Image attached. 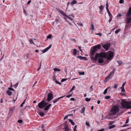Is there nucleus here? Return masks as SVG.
Masks as SVG:
<instances>
[{"mask_svg":"<svg viewBox=\"0 0 131 131\" xmlns=\"http://www.w3.org/2000/svg\"><path fill=\"white\" fill-rule=\"evenodd\" d=\"M119 108L117 106H114L112 107L111 110V113H110V115H112L116 114L118 112Z\"/></svg>","mask_w":131,"mask_h":131,"instance_id":"nucleus-1","label":"nucleus"},{"mask_svg":"<svg viewBox=\"0 0 131 131\" xmlns=\"http://www.w3.org/2000/svg\"><path fill=\"white\" fill-rule=\"evenodd\" d=\"M107 54L105 52H101L100 54L96 53L95 54V57H96V61H97V58L99 57L104 58L106 57Z\"/></svg>","mask_w":131,"mask_h":131,"instance_id":"nucleus-2","label":"nucleus"},{"mask_svg":"<svg viewBox=\"0 0 131 131\" xmlns=\"http://www.w3.org/2000/svg\"><path fill=\"white\" fill-rule=\"evenodd\" d=\"M48 104V103L45 102L44 100H42L39 103L38 106L39 108L41 109L45 107Z\"/></svg>","mask_w":131,"mask_h":131,"instance_id":"nucleus-3","label":"nucleus"},{"mask_svg":"<svg viewBox=\"0 0 131 131\" xmlns=\"http://www.w3.org/2000/svg\"><path fill=\"white\" fill-rule=\"evenodd\" d=\"M128 101H126L123 100L122 101L121 105L124 108L128 109L129 105Z\"/></svg>","mask_w":131,"mask_h":131,"instance_id":"nucleus-4","label":"nucleus"},{"mask_svg":"<svg viewBox=\"0 0 131 131\" xmlns=\"http://www.w3.org/2000/svg\"><path fill=\"white\" fill-rule=\"evenodd\" d=\"M114 70L115 69H114L113 70V71L111 72L106 77L104 81L105 82V83H106L108 80L112 78L113 76H111V75L112 74H114Z\"/></svg>","mask_w":131,"mask_h":131,"instance_id":"nucleus-5","label":"nucleus"},{"mask_svg":"<svg viewBox=\"0 0 131 131\" xmlns=\"http://www.w3.org/2000/svg\"><path fill=\"white\" fill-rule=\"evenodd\" d=\"M96 51L93 48L92 50V51L91 52V58L95 62L96 61V57L94 56V53H95Z\"/></svg>","mask_w":131,"mask_h":131,"instance_id":"nucleus-6","label":"nucleus"},{"mask_svg":"<svg viewBox=\"0 0 131 131\" xmlns=\"http://www.w3.org/2000/svg\"><path fill=\"white\" fill-rule=\"evenodd\" d=\"M111 46V44L109 43H108L106 44L103 45L102 46V47L104 49L106 50H108L109 48H110Z\"/></svg>","mask_w":131,"mask_h":131,"instance_id":"nucleus-7","label":"nucleus"},{"mask_svg":"<svg viewBox=\"0 0 131 131\" xmlns=\"http://www.w3.org/2000/svg\"><path fill=\"white\" fill-rule=\"evenodd\" d=\"M53 95L52 93H50L48 95L47 101L49 102L51 101L53 98Z\"/></svg>","mask_w":131,"mask_h":131,"instance_id":"nucleus-8","label":"nucleus"},{"mask_svg":"<svg viewBox=\"0 0 131 131\" xmlns=\"http://www.w3.org/2000/svg\"><path fill=\"white\" fill-rule=\"evenodd\" d=\"M93 48L96 51L101 48V46L100 44H99L93 46Z\"/></svg>","mask_w":131,"mask_h":131,"instance_id":"nucleus-9","label":"nucleus"},{"mask_svg":"<svg viewBox=\"0 0 131 131\" xmlns=\"http://www.w3.org/2000/svg\"><path fill=\"white\" fill-rule=\"evenodd\" d=\"M77 3V2L75 0H73L72 2H68L67 5V9L68 7L69 6V4H70L72 5H73L76 4Z\"/></svg>","mask_w":131,"mask_h":131,"instance_id":"nucleus-10","label":"nucleus"},{"mask_svg":"<svg viewBox=\"0 0 131 131\" xmlns=\"http://www.w3.org/2000/svg\"><path fill=\"white\" fill-rule=\"evenodd\" d=\"M52 45H50V46L43 50H42L43 53H44L48 51L51 47Z\"/></svg>","mask_w":131,"mask_h":131,"instance_id":"nucleus-11","label":"nucleus"},{"mask_svg":"<svg viewBox=\"0 0 131 131\" xmlns=\"http://www.w3.org/2000/svg\"><path fill=\"white\" fill-rule=\"evenodd\" d=\"M113 53L112 52H110L108 56L107 57V59L108 60H109L113 58Z\"/></svg>","mask_w":131,"mask_h":131,"instance_id":"nucleus-12","label":"nucleus"},{"mask_svg":"<svg viewBox=\"0 0 131 131\" xmlns=\"http://www.w3.org/2000/svg\"><path fill=\"white\" fill-rule=\"evenodd\" d=\"M64 123L65 124V126L64 127V129H65V131H70V129L69 128L67 125L66 124V122H65Z\"/></svg>","mask_w":131,"mask_h":131,"instance_id":"nucleus-13","label":"nucleus"},{"mask_svg":"<svg viewBox=\"0 0 131 131\" xmlns=\"http://www.w3.org/2000/svg\"><path fill=\"white\" fill-rule=\"evenodd\" d=\"M51 105V104H49L48 105H47L44 108V110L45 111L48 110L49 108Z\"/></svg>","mask_w":131,"mask_h":131,"instance_id":"nucleus-14","label":"nucleus"},{"mask_svg":"<svg viewBox=\"0 0 131 131\" xmlns=\"http://www.w3.org/2000/svg\"><path fill=\"white\" fill-rule=\"evenodd\" d=\"M131 21V17H127V19L126 20V23L127 24H129Z\"/></svg>","mask_w":131,"mask_h":131,"instance_id":"nucleus-15","label":"nucleus"},{"mask_svg":"<svg viewBox=\"0 0 131 131\" xmlns=\"http://www.w3.org/2000/svg\"><path fill=\"white\" fill-rule=\"evenodd\" d=\"M77 57L78 58H79L81 60H86L87 59L86 57H82L81 56H78V57Z\"/></svg>","mask_w":131,"mask_h":131,"instance_id":"nucleus-16","label":"nucleus"},{"mask_svg":"<svg viewBox=\"0 0 131 131\" xmlns=\"http://www.w3.org/2000/svg\"><path fill=\"white\" fill-rule=\"evenodd\" d=\"M131 15V7H130L129 9L127 12V15L129 16Z\"/></svg>","mask_w":131,"mask_h":131,"instance_id":"nucleus-17","label":"nucleus"},{"mask_svg":"<svg viewBox=\"0 0 131 131\" xmlns=\"http://www.w3.org/2000/svg\"><path fill=\"white\" fill-rule=\"evenodd\" d=\"M104 60L102 58H100L98 59V62L100 63H103L104 62Z\"/></svg>","mask_w":131,"mask_h":131,"instance_id":"nucleus-18","label":"nucleus"},{"mask_svg":"<svg viewBox=\"0 0 131 131\" xmlns=\"http://www.w3.org/2000/svg\"><path fill=\"white\" fill-rule=\"evenodd\" d=\"M59 12L61 13V14L63 15V16L67 17V15L66 13H65L62 10H59Z\"/></svg>","mask_w":131,"mask_h":131,"instance_id":"nucleus-19","label":"nucleus"},{"mask_svg":"<svg viewBox=\"0 0 131 131\" xmlns=\"http://www.w3.org/2000/svg\"><path fill=\"white\" fill-rule=\"evenodd\" d=\"M39 114L40 116L41 117H43L45 114L44 113L41 111L39 112Z\"/></svg>","mask_w":131,"mask_h":131,"instance_id":"nucleus-20","label":"nucleus"},{"mask_svg":"<svg viewBox=\"0 0 131 131\" xmlns=\"http://www.w3.org/2000/svg\"><path fill=\"white\" fill-rule=\"evenodd\" d=\"M69 122H70L71 124L73 125H74L75 124V123H74L73 122V120L69 119Z\"/></svg>","mask_w":131,"mask_h":131,"instance_id":"nucleus-21","label":"nucleus"},{"mask_svg":"<svg viewBox=\"0 0 131 131\" xmlns=\"http://www.w3.org/2000/svg\"><path fill=\"white\" fill-rule=\"evenodd\" d=\"M6 93L9 96L11 95L12 94V92L9 90H8L7 91Z\"/></svg>","mask_w":131,"mask_h":131,"instance_id":"nucleus-22","label":"nucleus"},{"mask_svg":"<svg viewBox=\"0 0 131 131\" xmlns=\"http://www.w3.org/2000/svg\"><path fill=\"white\" fill-rule=\"evenodd\" d=\"M110 88V87H108L107 88H106V89L105 90H104V91L103 92V93L104 94H106L107 92V89H109Z\"/></svg>","mask_w":131,"mask_h":131,"instance_id":"nucleus-23","label":"nucleus"},{"mask_svg":"<svg viewBox=\"0 0 131 131\" xmlns=\"http://www.w3.org/2000/svg\"><path fill=\"white\" fill-rule=\"evenodd\" d=\"M85 108L84 107H83L82 109V110L81 111V113H83L85 111Z\"/></svg>","mask_w":131,"mask_h":131,"instance_id":"nucleus-24","label":"nucleus"},{"mask_svg":"<svg viewBox=\"0 0 131 131\" xmlns=\"http://www.w3.org/2000/svg\"><path fill=\"white\" fill-rule=\"evenodd\" d=\"M99 8L101 12H102L103 9V6L102 5H101V6L99 7Z\"/></svg>","mask_w":131,"mask_h":131,"instance_id":"nucleus-25","label":"nucleus"},{"mask_svg":"<svg viewBox=\"0 0 131 131\" xmlns=\"http://www.w3.org/2000/svg\"><path fill=\"white\" fill-rule=\"evenodd\" d=\"M75 88V86H73L72 87V88L69 91V93L71 92Z\"/></svg>","mask_w":131,"mask_h":131,"instance_id":"nucleus-26","label":"nucleus"},{"mask_svg":"<svg viewBox=\"0 0 131 131\" xmlns=\"http://www.w3.org/2000/svg\"><path fill=\"white\" fill-rule=\"evenodd\" d=\"M54 71H60V70L59 69H58V68H54Z\"/></svg>","mask_w":131,"mask_h":131,"instance_id":"nucleus-27","label":"nucleus"},{"mask_svg":"<svg viewBox=\"0 0 131 131\" xmlns=\"http://www.w3.org/2000/svg\"><path fill=\"white\" fill-rule=\"evenodd\" d=\"M77 50L76 49H74L73 50V54L74 55H75L76 54Z\"/></svg>","mask_w":131,"mask_h":131,"instance_id":"nucleus-28","label":"nucleus"},{"mask_svg":"<svg viewBox=\"0 0 131 131\" xmlns=\"http://www.w3.org/2000/svg\"><path fill=\"white\" fill-rule=\"evenodd\" d=\"M79 75H84V72H79Z\"/></svg>","mask_w":131,"mask_h":131,"instance_id":"nucleus-29","label":"nucleus"},{"mask_svg":"<svg viewBox=\"0 0 131 131\" xmlns=\"http://www.w3.org/2000/svg\"><path fill=\"white\" fill-rule=\"evenodd\" d=\"M121 89H122L121 91L122 92H124L125 91V90L124 89V87H121Z\"/></svg>","mask_w":131,"mask_h":131,"instance_id":"nucleus-30","label":"nucleus"},{"mask_svg":"<svg viewBox=\"0 0 131 131\" xmlns=\"http://www.w3.org/2000/svg\"><path fill=\"white\" fill-rule=\"evenodd\" d=\"M68 79V78H65V79L64 78V79H62L61 80V82H63L67 80Z\"/></svg>","mask_w":131,"mask_h":131,"instance_id":"nucleus-31","label":"nucleus"},{"mask_svg":"<svg viewBox=\"0 0 131 131\" xmlns=\"http://www.w3.org/2000/svg\"><path fill=\"white\" fill-rule=\"evenodd\" d=\"M108 15L110 17H112V15L111 14L110 12V11L107 12Z\"/></svg>","mask_w":131,"mask_h":131,"instance_id":"nucleus-32","label":"nucleus"},{"mask_svg":"<svg viewBox=\"0 0 131 131\" xmlns=\"http://www.w3.org/2000/svg\"><path fill=\"white\" fill-rule=\"evenodd\" d=\"M55 82H56V83H57V84H59L60 85H61V83L60 82H58V81L57 80V79L55 81H54Z\"/></svg>","mask_w":131,"mask_h":131,"instance_id":"nucleus-33","label":"nucleus"},{"mask_svg":"<svg viewBox=\"0 0 131 131\" xmlns=\"http://www.w3.org/2000/svg\"><path fill=\"white\" fill-rule=\"evenodd\" d=\"M9 113H10L11 112H13V108L12 107H10L9 108Z\"/></svg>","mask_w":131,"mask_h":131,"instance_id":"nucleus-34","label":"nucleus"},{"mask_svg":"<svg viewBox=\"0 0 131 131\" xmlns=\"http://www.w3.org/2000/svg\"><path fill=\"white\" fill-rule=\"evenodd\" d=\"M117 62L118 63V66H120L121 65L122 63V62H121L119 61H117Z\"/></svg>","mask_w":131,"mask_h":131,"instance_id":"nucleus-35","label":"nucleus"},{"mask_svg":"<svg viewBox=\"0 0 131 131\" xmlns=\"http://www.w3.org/2000/svg\"><path fill=\"white\" fill-rule=\"evenodd\" d=\"M120 30V29H119L117 30H116L115 31V33L116 34H117L119 32Z\"/></svg>","mask_w":131,"mask_h":131,"instance_id":"nucleus-36","label":"nucleus"},{"mask_svg":"<svg viewBox=\"0 0 131 131\" xmlns=\"http://www.w3.org/2000/svg\"><path fill=\"white\" fill-rule=\"evenodd\" d=\"M85 101L87 102L89 101L90 100V98H86L85 99Z\"/></svg>","mask_w":131,"mask_h":131,"instance_id":"nucleus-37","label":"nucleus"},{"mask_svg":"<svg viewBox=\"0 0 131 131\" xmlns=\"http://www.w3.org/2000/svg\"><path fill=\"white\" fill-rule=\"evenodd\" d=\"M105 99H109L110 97V96H105Z\"/></svg>","mask_w":131,"mask_h":131,"instance_id":"nucleus-38","label":"nucleus"},{"mask_svg":"<svg viewBox=\"0 0 131 131\" xmlns=\"http://www.w3.org/2000/svg\"><path fill=\"white\" fill-rule=\"evenodd\" d=\"M68 18H69L71 20H73V18L69 17L67 15V16L66 17Z\"/></svg>","mask_w":131,"mask_h":131,"instance_id":"nucleus-39","label":"nucleus"},{"mask_svg":"<svg viewBox=\"0 0 131 131\" xmlns=\"http://www.w3.org/2000/svg\"><path fill=\"white\" fill-rule=\"evenodd\" d=\"M91 27H92V30H94V25H93V24H91Z\"/></svg>","mask_w":131,"mask_h":131,"instance_id":"nucleus-40","label":"nucleus"},{"mask_svg":"<svg viewBox=\"0 0 131 131\" xmlns=\"http://www.w3.org/2000/svg\"><path fill=\"white\" fill-rule=\"evenodd\" d=\"M51 35H49L47 36V39H50L51 38Z\"/></svg>","mask_w":131,"mask_h":131,"instance_id":"nucleus-41","label":"nucleus"},{"mask_svg":"<svg viewBox=\"0 0 131 131\" xmlns=\"http://www.w3.org/2000/svg\"><path fill=\"white\" fill-rule=\"evenodd\" d=\"M23 121L22 120L19 119L18 120V122L19 123H21L23 122Z\"/></svg>","mask_w":131,"mask_h":131,"instance_id":"nucleus-42","label":"nucleus"},{"mask_svg":"<svg viewBox=\"0 0 131 131\" xmlns=\"http://www.w3.org/2000/svg\"><path fill=\"white\" fill-rule=\"evenodd\" d=\"M12 87H10V88H8V89L9 90H10L12 91H14L15 90L14 89H13V88H12Z\"/></svg>","mask_w":131,"mask_h":131,"instance_id":"nucleus-43","label":"nucleus"},{"mask_svg":"<svg viewBox=\"0 0 131 131\" xmlns=\"http://www.w3.org/2000/svg\"><path fill=\"white\" fill-rule=\"evenodd\" d=\"M58 100L57 99H56L53 101V103H54L56 102Z\"/></svg>","mask_w":131,"mask_h":131,"instance_id":"nucleus-44","label":"nucleus"},{"mask_svg":"<svg viewBox=\"0 0 131 131\" xmlns=\"http://www.w3.org/2000/svg\"><path fill=\"white\" fill-rule=\"evenodd\" d=\"M77 125H75L74 127V128L73 129V131H77L76 130V128H77Z\"/></svg>","mask_w":131,"mask_h":131,"instance_id":"nucleus-45","label":"nucleus"},{"mask_svg":"<svg viewBox=\"0 0 131 131\" xmlns=\"http://www.w3.org/2000/svg\"><path fill=\"white\" fill-rule=\"evenodd\" d=\"M18 84V83H17L15 85H14V86L15 88H16Z\"/></svg>","mask_w":131,"mask_h":131,"instance_id":"nucleus-46","label":"nucleus"},{"mask_svg":"<svg viewBox=\"0 0 131 131\" xmlns=\"http://www.w3.org/2000/svg\"><path fill=\"white\" fill-rule=\"evenodd\" d=\"M29 41L30 44H32V43H34L32 40L30 39L29 40Z\"/></svg>","mask_w":131,"mask_h":131,"instance_id":"nucleus-47","label":"nucleus"},{"mask_svg":"<svg viewBox=\"0 0 131 131\" xmlns=\"http://www.w3.org/2000/svg\"><path fill=\"white\" fill-rule=\"evenodd\" d=\"M114 127H115V126L114 125H112V126H110L109 127V128L110 129H111L113 128Z\"/></svg>","mask_w":131,"mask_h":131,"instance_id":"nucleus-48","label":"nucleus"},{"mask_svg":"<svg viewBox=\"0 0 131 131\" xmlns=\"http://www.w3.org/2000/svg\"><path fill=\"white\" fill-rule=\"evenodd\" d=\"M70 115H66V116L65 117H64V120H65L68 117V116H70Z\"/></svg>","mask_w":131,"mask_h":131,"instance_id":"nucleus-49","label":"nucleus"},{"mask_svg":"<svg viewBox=\"0 0 131 131\" xmlns=\"http://www.w3.org/2000/svg\"><path fill=\"white\" fill-rule=\"evenodd\" d=\"M53 80L54 81H55L56 80V77L54 75V76H53Z\"/></svg>","mask_w":131,"mask_h":131,"instance_id":"nucleus-50","label":"nucleus"},{"mask_svg":"<svg viewBox=\"0 0 131 131\" xmlns=\"http://www.w3.org/2000/svg\"><path fill=\"white\" fill-rule=\"evenodd\" d=\"M118 86V84H115L114 86V88L115 89H116L117 88V86Z\"/></svg>","mask_w":131,"mask_h":131,"instance_id":"nucleus-51","label":"nucleus"},{"mask_svg":"<svg viewBox=\"0 0 131 131\" xmlns=\"http://www.w3.org/2000/svg\"><path fill=\"white\" fill-rule=\"evenodd\" d=\"M72 95V94H70L69 95H68L66 96V97L68 98H69Z\"/></svg>","mask_w":131,"mask_h":131,"instance_id":"nucleus-52","label":"nucleus"},{"mask_svg":"<svg viewBox=\"0 0 131 131\" xmlns=\"http://www.w3.org/2000/svg\"><path fill=\"white\" fill-rule=\"evenodd\" d=\"M123 0H120L119 3L120 4L123 3Z\"/></svg>","mask_w":131,"mask_h":131,"instance_id":"nucleus-53","label":"nucleus"},{"mask_svg":"<svg viewBox=\"0 0 131 131\" xmlns=\"http://www.w3.org/2000/svg\"><path fill=\"white\" fill-rule=\"evenodd\" d=\"M126 83V82H125L124 83H123L122 85V87H124V86Z\"/></svg>","mask_w":131,"mask_h":131,"instance_id":"nucleus-54","label":"nucleus"},{"mask_svg":"<svg viewBox=\"0 0 131 131\" xmlns=\"http://www.w3.org/2000/svg\"><path fill=\"white\" fill-rule=\"evenodd\" d=\"M41 127H42V128L43 129V130H45L44 129V127L43 126V124H42V125Z\"/></svg>","mask_w":131,"mask_h":131,"instance_id":"nucleus-55","label":"nucleus"},{"mask_svg":"<svg viewBox=\"0 0 131 131\" xmlns=\"http://www.w3.org/2000/svg\"><path fill=\"white\" fill-rule=\"evenodd\" d=\"M70 100L72 101H74L75 99L73 98H71L70 99Z\"/></svg>","mask_w":131,"mask_h":131,"instance_id":"nucleus-56","label":"nucleus"},{"mask_svg":"<svg viewBox=\"0 0 131 131\" xmlns=\"http://www.w3.org/2000/svg\"><path fill=\"white\" fill-rule=\"evenodd\" d=\"M128 125V124H125L123 126H122V127H124L126 126H127Z\"/></svg>","mask_w":131,"mask_h":131,"instance_id":"nucleus-57","label":"nucleus"},{"mask_svg":"<svg viewBox=\"0 0 131 131\" xmlns=\"http://www.w3.org/2000/svg\"><path fill=\"white\" fill-rule=\"evenodd\" d=\"M129 119H127L126 121V122H125V123L126 124H127L128 123V122H129Z\"/></svg>","mask_w":131,"mask_h":131,"instance_id":"nucleus-58","label":"nucleus"},{"mask_svg":"<svg viewBox=\"0 0 131 131\" xmlns=\"http://www.w3.org/2000/svg\"><path fill=\"white\" fill-rule=\"evenodd\" d=\"M86 125L88 126H90L89 124L88 123L86 122Z\"/></svg>","mask_w":131,"mask_h":131,"instance_id":"nucleus-59","label":"nucleus"},{"mask_svg":"<svg viewBox=\"0 0 131 131\" xmlns=\"http://www.w3.org/2000/svg\"><path fill=\"white\" fill-rule=\"evenodd\" d=\"M112 17H110V19L109 20V22H110L112 20Z\"/></svg>","mask_w":131,"mask_h":131,"instance_id":"nucleus-60","label":"nucleus"},{"mask_svg":"<svg viewBox=\"0 0 131 131\" xmlns=\"http://www.w3.org/2000/svg\"><path fill=\"white\" fill-rule=\"evenodd\" d=\"M78 47L79 48V49L80 50V51L81 52H82V50L81 49V47H80V46H78Z\"/></svg>","mask_w":131,"mask_h":131,"instance_id":"nucleus-61","label":"nucleus"},{"mask_svg":"<svg viewBox=\"0 0 131 131\" xmlns=\"http://www.w3.org/2000/svg\"><path fill=\"white\" fill-rule=\"evenodd\" d=\"M122 15L121 14H118L117 16L118 17H121L122 16Z\"/></svg>","mask_w":131,"mask_h":131,"instance_id":"nucleus-62","label":"nucleus"},{"mask_svg":"<svg viewBox=\"0 0 131 131\" xmlns=\"http://www.w3.org/2000/svg\"><path fill=\"white\" fill-rule=\"evenodd\" d=\"M106 9L107 10V12L109 11L108 8V7H106Z\"/></svg>","mask_w":131,"mask_h":131,"instance_id":"nucleus-63","label":"nucleus"},{"mask_svg":"<svg viewBox=\"0 0 131 131\" xmlns=\"http://www.w3.org/2000/svg\"><path fill=\"white\" fill-rule=\"evenodd\" d=\"M31 2V0H29V1H28V3H27V4H29Z\"/></svg>","mask_w":131,"mask_h":131,"instance_id":"nucleus-64","label":"nucleus"}]
</instances>
